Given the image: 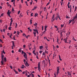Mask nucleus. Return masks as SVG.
I'll return each instance as SVG.
<instances>
[{
	"label": "nucleus",
	"instance_id": "obj_7",
	"mask_svg": "<svg viewBox=\"0 0 77 77\" xmlns=\"http://www.w3.org/2000/svg\"><path fill=\"white\" fill-rule=\"evenodd\" d=\"M11 42H12V46H13L14 47H15V43L13 41H12Z\"/></svg>",
	"mask_w": 77,
	"mask_h": 77
},
{
	"label": "nucleus",
	"instance_id": "obj_26",
	"mask_svg": "<svg viewBox=\"0 0 77 77\" xmlns=\"http://www.w3.org/2000/svg\"><path fill=\"white\" fill-rule=\"evenodd\" d=\"M4 60L5 62H6V57H4Z\"/></svg>",
	"mask_w": 77,
	"mask_h": 77
},
{
	"label": "nucleus",
	"instance_id": "obj_6",
	"mask_svg": "<svg viewBox=\"0 0 77 77\" xmlns=\"http://www.w3.org/2000/svg\"><path fill=\"white\" fill-rule=\"evenodd\" d=\"M25 64L26 66H29V63H27V61H26V63H25Z\"/></svg>",
	"mask_w": 77,
	"mask_h": 77
},
{
	"label": "nucleus",
	"instance_id": "obj_20",
	"mask_svg": "<svg viewBox=\"0 0 77 77\" xmlns=\"http://www.w3.org/2000/svg\"><path fill=\"white\" fill-rule=\"evenodd\" d=\"M37 24H38L37 23H35L34 24V26H37Z\"/></svg>",
	"mask_w": 77,
	"mask_h": 77
},
{
	"label": "nucleus",
	"instance_id": "obj_57",
	"mask_svg": "<svg viewBox=\"0 0 77 77\" xmlns=\"http://www.w3.org/2000/svg\"><path fill=\"white\" fill-rule=\"evenodd\" d=\"M44 27L43 26H42V30H44Z\"/></svg>",
	"mask_w": 77,
	"mask_h": 77
},
{
	"label": "nucleus",
	"instance_id": "obj_64",
	"mask_svg": "<svg viewBox=\"0 0 77 77\" xmlns=\"http://www.w3.org/2000/svg\"><path fill=\"white\" fill-rule=\"evenodd\" d=\"M26 60H24V63H26Z\"/></svg>",
	"mask_w": 77,
	"mask_h": 77
},
{
	"label": "nucleus",
	"instance_id": "obj_47",
	"mask_svg": "<svg viewBox=\"0 0 77 77\" xmlns=\"http://www.w3.org/2000/svg\"><path fill=\"white\" fill-rule=\"evenodd\" d=\"M12 23H10V27H11V26L12 25Z\"/></svg>",
	"mask_w": 77,
	"mask_h": 77
},
{
	"label": "nucleus",
	"instance_id": "obj_60",
	"mask_svg": "<svg viewBox=\"0 0 77 77\" xmlns=\"http://www.w3.org/2000/svg\"><path fill=\"white\" fill-rule=\"evenodd\" d=\"M0 47H2V45L1 44H0Z\"/></svg>",
	"mask_w": 77,
	"mask_h": 77
},
{
	"label": "nucleus",
	"instance_id": "obj_44",
	"mask_svg": "<svg viewBox=\"0 0 77 77\" xmlns=\"http://www.w3.org/2000/svg\"><path fill=\"white\" fill-rule=\"evenodd\" d=\"M69 24H71V21L70 20H69Z\"/></svg>",
	"mask_w": 77,
	"mask_h": 77
},
{
	"label": "nucleus",
	"instance_id": "obj_37",
	"mask_svg": "<svg viewBox=\"0 0 77 77\" xmlns=\"http://www.w3.org/2000/svg\"><path fill=\"white\" fill-rule=\"evenodd\" d=\"M75 11H76V9H77V7L76 6L75 7Z\"/></svg>",
	"mask_w": 77,
	"mask_h": 77
},
{
	"label": "nucleus",
	"instance_id": "obj_43",
	"mask_svg": "<svg viewBox=\"0 0 77 77\" xmlns=\"http://www.w3.org/2000/svg\"><path fill=\"white\" fill-rule=\"evenodd\" d=\"M54 27H55V28H56L57 29V26H56V25H55Z\"/></svg>",
	"mask_w": 77,
	"mask_h": 77
},
{
	"label": "nucleus",
	"instance_id": "obj_46",
	"mask_svg": "<svg viewBox=\"0 0 77 77\" xmlns=\"http://www.w3.org/2000/svg\"><path fill=\"white\" fill-rule=\"evenodd\" d=\"M33 13H32L31 14V16H33Z\"/></svg>",
	"mask_w": 77,
	"mask_h": 77
},
{
	"label": "nucleus",
	"instance_id": "obj_25",
	"mask_svg": "<svg viewBox=\"0 0 77 77\" xmlns=\"http://www.w3.org/2000/svg\"><path fill=\"white\" fill-rule=\"evenodd\" d=\"M12 36V34L11 33V35L10 36V38H11V39H12V38L11 37V36Z\"/></svg>",
	"mask_w": 77,
	"mask_h": 77
},
{
	"label": "nucleus",
	"instance_id": "obj_8",
	"mask_svg": "<svg viewBox=\"0 0 77 77\" xmlns=\"http://www.w3.org/2000/svg\"><path fill=\"white\" fill-rule=\"evenodd\" d=\"M65 31H63L62 32H61L60 34V38H61V37H62L63 36V34H62V33H63V32H64Z\"/></svg>",
	"mask_w": 77,
	"mask_h": 77
},
{
	"label": "nucleus",
	"instance_id": "obj_3",
	"mask_svg": "<svg viewBox=\"0 0 77 77\" xmlns=\"http://www.w3.org/2000/svg\"><path fill=\"white\" fill-rule=\"evenodd\" d=\"M41 65H40V63H38V70L40 72H41Z\"/></svg>",
	"mask_w": 77,
	"mask_h": 77
},
{
	"label": "nucleus",
	"instance_id": "obj_55",
	"mask_svg": "<svg viewBox=\"0 0 77 77\" xmlns=\"http://www.w3.org/2000/svg\"><path fill=\"white\" fill-rule=\"evenodd\" d=\"M42 55L44 56V55H45V52H43L42 54Z\"/></svg>",
	"mask_w": 77,
	"mask_h": 77
},
{
	"label": "nucleus",
	"instance_id": "obj_10",
	"mask_svg": "<svg viewBox=\"0 0 77 77\" xmlns=\"http://www.w3.org/2000/svg\"><path fill=\"white\" fill-rule=\"evenodd\" d=\"M37 8V6H36V7H35L34 8H33V9H32V11H34V10H35Z\"/></svg>",
	"mask_w": 77,
	"mask_h": 77
},
{
	"label": "nucleus",
	"instance_id": "obj_32",
	"mask_svg": "<svg viewBox=\"0 0 77 77\" xmlns=\"http://www.w3.org/2000/svg\"><path fill=\"white\" fill-rule=\"evenodd\" d=\"M54 18V14L53 15V17L52 18V20H53V18Z\"/></svg>",
	"mask_w": 77,
	"mask_h": 77
},
{
	"label": "nucleus",
	"instance_id": "obj_40",
	"mask_svg": "<svg viewBox=\"0 0 77 77\" xmlns=\"http://www.w3.org/2000/svg\"><path fill=\"white\" fill-rule=\"evenodd\" d=\"M49 4H50V2H49L48 3H47L46 6H47V5H48Z\"/></svg>",
	"mask_w": 77,
	"mask_h": 77
},
{
	"label": "nucleus",
	"instance_id": "obj_4",
	"mask_svg": "<svg viewBox=\"0 0 77 77\" xmlns=\"http://www.w3.org/2000/svg\"><path fill=\"white\" fill-rule=\"evenodd\" d=\"M33 30L34 32H33V33L34 35V36H36V30H37L34 29H33Z\"/></svg>",
	"mask_w": 77,
	"mask_h": 77
},
{
	"label": "nucleus",
	"instance_id": "obj_51",
	"mask_svg": "<svg viewBox=\"0 0 77 77\" xmlns=\"http://www.w3.org/2000/svg\"><path fill=\"white\" fill-rule=\"evenodd\" d=\"M3 14H1V15L0 16V17H2V16H3Z\"/></svg>",
	"mask_w": 77,
	"mask_h": 77
},
{
	"label": "nucleus",
	"instance_id": "obj_22",
	"mask_svg": "<svg viewBox=\"0 0 77 77\" xmlns=\"http://www.w3.org/2000/svg\"><path fill=\"white\" fill-rule=\"evenodd\" d=\"M18 70L20 72H22V70H21L20 69H18Z\"/></svg>",
	"mask_w": 77,
	"mask_h": 77
},
{
	"label": "nucleus",
	"instance_id": "obj_14",
	"mask_svg": "<svg viewBox=\"0 0 77 77\" xmlns=\"http://www.w3.org/2000/svg\"><path fill=\"white\" fill-rule=\"evenodd\" d=\"M43 48V46H40V50H42V49Z\"/></svg>",
	"mask_w": 77,
	"mask_h": 77
},
{
	"label": "nucleus",
	"instance_id": "obj_15",
	"mask_svg": "<svg viewBox=\"0 0 77 77\" xmlns=\"http://www.w3.org/2000/svg\"><path fill=\"white\" fill-rule=\"evenodd\" d=\"M46 47H45V48H46V50H48V49H47V48H48V46H47V44H46Z\"/></svg>",
	"mask_w": 77,
	"mask_h": 77
},
{
	"label": "nucleus",
	"instance_id": "obj_29",
	"mask_svg": "<svg viewBox=\"0 0 77 77\" xmlns=\"http://www.w3.org/2000/svg\"><path fill=\"white\" fill-rule=\"evenodd\" d=\"M21 51H22V50L21 49H20L19 50V52L20 53L21 52Z\"/></svg>",
	"mask_w": 77,
	"mask_h": 77
},
{
	"label": "nucleus",
	"instance_id": "obj_62",
	"mask_svg": "<svg viewBox=\"0 0 77 77\" xmlns=\"http://www.w3.org/2000/svg\"><path fill=\"white\" fill-rule=\"evenodd\" d=\"M61 26L62 27H63V25L61 24Z\"/></svg>",
	"mask_w": 77,
	"mask_h": 77
},
{
	"label": "nucleus",
	"instance_id": "obj_41",
	"mask_svg": "<svg viewBox=\"0 0 77 77\" xmlns=\"http://www.w3.org/2000/svg\"><path fill=\"white\" fill-rule=\"evenodd\" d=\"M2 53H3L4 54H5V52L4 51V50H3Z\"/></svg>",
	"mask_w": 77,
	"mask_h": 77
},
{
	"label": "nucleus",
	"instance_id": "obj_33",
	"mask_svg": "<svg viewBox=\"0 0 77 77\" xmlns=\"http://www.w3.org/2000/svg\"><path fill=\"white\" fill-rule=\"evenodd\" d=\"M32 20H30V24H32Z\"/></svg>",
	"mask_w": 77,
	"mask_h": 77
},
{
	"label": "nucleus",
	"instance_id": "obj_17",
	"mask_svg": "<svg viewBox=\"0 0 77 77\" xmlns=\"http://www.w3.org/2000/svg\"><path fill=\"white\" fill-rule=\"evenodd\" d=\"M14 72H15L16 74H18V72L16 71V70H15V69H14Z\"/></svg>",
	"mask_w": 77,
	"mask_h": 77
},
{
	"label": "nucleus",
	"instance_id": "obj_48",
	"mask_svg": "<svg viewBox=\"0 0 77 77\" xmlns=\"http://www.w3.org/2000/svg\"><path fill=\"white\" fill-rule=\"evenodd\" d=\"M27 75H28V74H27V72H26V76H27Z\"/></svg>",
	"mask_w": 77,
	"mask_h": 77
},
{
	"label": "nucleus",
	"instance_id": "obj_39",
	"mask_svg": "<svg viewBox=\"0 0 77 77\" xmlns=\"http://www.w3.org/2000/svg\"><path fill=\"white\" fill-rule=\"evenodd\" d=\"M25 73H26V72H25V71L23 72V74H25Z\"/></svg>",
	"mask_w": 77,
	"mask_h": 77
},
{
	"label": "nucleus",
	"instance_id": "obj_18",
	"mask_svg": "<svg viewBox=\"0 0 77 77\" xmlns=\"http://www.w3.org/2000/svg\"><path fill=\"white\" fill-rule=\"evenodd\" d=\"M59 60H60L61 61H62V59L60 58V55H59Z\"/></svg>",
	"mask_w": 77,
	"mask_h": 77
},
{
	"label": "nucleus",
	"instance_id": "obj_12",
	"mask_svg": "<svg viewBox=\"0 0 77 77\" xmlns=\"http://www.w3.org/2000/svg\"><path fill=\"white\" fill-rule=\"evenodd\" d=\"M11 12H7V14L9 16H10V14H11Z\"/></svg>",
	"mask_w": 77,
	"mask_h": 77
},
{
	"label": "nucleus",
	"instance_id": "obj_59",
	"mask_svg": "<svg viewBox=\"0 0 77 77\" xmlns=\"http://www.w3.org/2000/svg\"><path fill=\"white\" fill-rule=\"evenodd\" d=\"M44 31L43 32H42V33H43V34H44V33H45V31Z\"/></svg>",
	"mask_w": 77,
	"mask_h": 77
},
{
	"label": "nucleus",
	"instance_id": "obj_36",
	"mask_svg": "<svg viewBox=\"0 0 77 77\" xmlns=\"http://www.w3.org/2000/svg\"><path fill=\"white\" fill-rule=\"evenodd\" d=\"M32 2H33V1H32L31 2H30V5H32Z\"/></svg>",
	"mask_w": 77,
	"mask_h": 77
},
{
	"label": "nucleus",
	"instance_id": "obj_56",
	"mask_svg": "<svg viewBox=\"0 0 77 77\" xmlns=\"http://www.w3.org/2000/svg\"><path fill=\"white\" fill-rule=\"evenodd\" d=\"M23 47L24 48H25V47H26V45H23Z\"/></svg>",
	"mask_w": 77,
	"mask_h": 77
},
{
	"label": "nucleus",
	"instance_id": "obj_19",
	"mask_svg": "<svg viewBox=\"0 0 77 77\" xmlns=\"http://www.w3.org/2000/svg\"><path fill=\"white\" fill-rule=\"evenodd\" d=\"M32 75V77H34V75L32 73H31L30 74V75Z\"/></svg>",
	"mask_w": 77,
	"mask_h": 77
},
{
	"label": "nucleus",
	"instance_id": "obj_30",
	"mask_svg": "<svg viewBox=\"0 0 77 77\" xmlns=\"http://www.w3.org/2000/svg\"><path fill=\"white\" fill-rule=\"evenodd\" d=\"M12 27H9L8 28V29L9 30H11V28Z\"/></svg>",
	"mask_w": 77,
	"mask_h": 77
},
{
	"label": "nucleus",
	"instance_id": "obj_45",
	"mask_svg": "<svg viewBox=\"0 0 77 77\" xmlns=\"http://www.w3.org/2000/svg\"><path fill=\"white\" fill-rule=\"evenodd\" d=\"M36 33H37V34H38L39 33H38V30H37L36 31Z\"/></svg>",
	"mask_w": 77,
	"mask_h": 77
},
{
	"label": "nucleus",
	"instance_id": "obj_34",
	"mask_svg": "<svg viewBox=\"0 0 77 77\" xmlns=\"http://www.w3.org/2000/svg\"><path fill=\"white\" fill-rule=\"evenodd\" d=\"M52 20H52H51L52 22H53L55 20V19L54 18L53 19V20Z\"/></svg>",
	"mask_w": 77,
	"mask_h": 77
},
{
	"label": "nucleus",
	"instance_id": "obj_31",
	"mask_svg": "<svg viewBox=\"0 0 77 77\" xmlns=\"http://www.w3.org/2000/svg\"><path fill=\"white\" fill-rule=\"evenodd\" d=\"M17 23H16V26H15L16 28H17Z\"/></svg>",
	"mask_w": 77,
	"mask_h": 77
},
{
	"label": "nucleus",
	"instance_id": "obj_11",
	"mask_svg": "<svg viewBox=\"0 0 77 77\" xmlns=\"http://www.w3.org/2000/svg\"><path fill=\"white\" fill-rule=\"evenodd\" d=\"M57 17H58V18H59V20H61V19L60 18V16H59V14H57Z\"/></svg>",
	"mask_w": 77,
	"mask_h": 77
},
{
	"label": "nucleus",
	"instance_id": "obj_23",
	"mask_svg": "<svg viewBox=\"0 0 77 77\" xmlns=\"http://www.w3.org/2000/svg\"><path fill=\"white\" fill-rule=\"evenodd\" d=\"M23 36H24V37L25 36V37H26V35L25 34H24H24H23Z\"/></svg>",
	"mask_w": 77,
	"mask_h": 77
},
{
	"label": "nucleus",
	"instance_id": "obj_61",
	"mask_svg": "<svg viewBox=\"0 0 77 77\" xmlns=\"http://www.w3.org/2000/svg\"><path fill=\"white\" fill-rule=\"evenodd\" d=\"M10 68H11V69H12V66H10Z\"/></svg>",
	"mask_w": 77,
	"mask_h": 77
},
{
	"label": "nucleus",
	"instance_id": "obj_16",
	"mask_svg": "<svg viewBox=\"0 0 77 77\" xmlns=\"http://www.w3.org/2000/svg\"><path fill=\"white\" fill-rule=\"evenodd\" d=\"M20 68L22 69H23V68H24V65H22V66H21Z\"/></svg>",
	"mask_w": 77,
	"mask_h": 77
},
{
	"label": "nucleus",
	"instance_id": "obj_50",
	"mask_svg": "<svg viewBox=\"0 0 77 77\" xmlns=\"http://www.w3.org/2000/svg\"><path fill=\"white\" fill-rule=\"evenodd\" d=\"M39 53H42V51H39Z\"/></svg>",
	"mask_w": 77,
	"mask_h": 77
},
{
	"label": "nucleus",
	"instance_id": "obj_58",
	"mask_svg": "<svg viewBox=\"0 0 77 77\" xmlns=\"http://www.w3.org/2000/svg\"><path fill=\"white\" fill-rule=\"evenodd\" d=\"M13 39H14V40H16V39L15 38V36H14L13 37Z\"/></svg>",
	"mask_w": 77,
	"mask_h": 77
},
{
	"label": "nucleus",
	"instance_id": "obj_49",
	"mask_svg": "<svg viewBox=\"0 0 77 77\" xmlns=\"http://www.w3.org/2000/svg\"><path fill=\"white\" fill-rule=\"evenodd\" d=\"M7 27H8V26H7V25H6L5 28L6 29H7Z\"/></svg>",
	"mask_w": 77,
	"mask_h": 77
},
{
	"label": "nucleus",
	"instance_id": "obj_42",
	"mask_svg": "<svg viewBox=\"0 0 77 77\" xmlns=\"http://www.w3.org/2000/svg\"><path fill=\"white\" fill-rule=\"evenodd\" d=\"M19 33H20V32H18V31H17V35H19Z\"/></svg>",
	"mask_w": 77,
	"mask_h": 77
},
{
	"label": "nucleus",
	"instance_id": "obj_28",
	"mask_svg": "<svg viewBox=\"0 0 77 77\" xmlns=\"http://www.w3.org/2000/svg\"><path fill=\"white\" fill-rule=\"evenodd\" d=\"M75 19H74H74H72L71 20H70V21H71V22H73V21H74V20Z\"/></svg>",
	"mask_w": 77,
	"mask_h": 77
},
{
	"label": "nucleus",
	"instance_id": "obj_35",
	"mask_svg": "<svg viewBox=\"0 0 77 77\" xmlns=\"http://www.w3.org/2000/svg\"><path fill=\"white\" fill-rule=\"evenodd\" d=\"M15 2V0H12L11 1V3H13V2Z\"/></svg>",
	"mask_w": 77,
	"mask_h": 77
},
{
	"label": "nucleus",
	"instance_id": "obj_38",
	"mask_svg": "<svg viewBox=\"0 0 77 77\" xmlns=\"http://www.w3.org/2000/svg\"><path fill=\"white\" fill-rule=\"evenodd\" d=\"M22 14L21 13L20 14V17H23V15H21Z\"/></svg>",
	"mask_w": 77,
	"mask_h": 77
},
{
	"label": "nucleus",
	"instance_id": "obj_52",
	"mask_svg": "<svg viewBox=\"0 0 77 77\" xmlns=\"http://www.w3.org/2000/svg\"><path fill=\"white\" fill-rule=\"evenodd\" d=\"M2 21H3V20H0V23H2Z\"/></svg>",
	"mask_w": 77,
	"mask_h": 77
},
{
	"label": "nucleus",
	"instance_id": "obj_2",
	"mask_svg": "<svg viewBox=\"0 0 77 77\" xmlns=\"http://www.w3.org/2000/svg\"><path fill=\"white\" fill-rule=\"evenodd\" d=\"M24 54V56L25 57V59H27V54H26V53L24 52V51H22L21 54Z\"/></svg>",
	"mask_w": 77,
	"mask_h": 77
},
{
	"label": "nucleus",
	"instance_id": "obj_21",
	"mask_svg": "<svg viewBox=\"0 0 77 77\" xmlns=\"http://www.w3.org/2000/svg\"><path fill=\"white\" fill-rule=\"evenodd\" d=\"M38 17V14L37 13H36L35 14V17H36V16Z\"/></svg>",
	"mask_w": 77,
	"mask_h": 77
},
{
	"label": "nucleus",
	"instance_id": "obj_1",
	"mask_svg": "<svg viewBox=\"0 0 77 77\" xmlns=\"http://www.w3.org/2000/svg\"><path fill=\"white\" fill-rule=\"evenodd\" d=\"M2 60L1 61V63L2 65H4V63H3V61L4 60V55H3V53H2Z\"/></svg>",
	"mask_w": 77,
	"mask_h": 77
},
{
	"label": "nucleus",
	"instance_id": "obj_27",
	"mask_svg": "<svg viewBox=\"0 0 77 77\" xmlns=\"http://www.w3.org/2000/svg\"><path fill=\"white\" fill-rule=\"evenodd\" d=\"M25 3H26V4L27 5V6H28L29 5H28V4H27V2H26H26Z\"/></svg>",
	"mask_w": 77,
	"mask_h": 77
},
{
	"label": "nucleus",
	"instance_id": "obj_53",
	"mask_svg": "<svg viewBox=\"0 0 77 77\" xmlns=\"http://www.w3.org/2000/svg\"><path fill=\"white\" fill-rule=\"evenodd\" d=\"M7 35H8V36H10V35L9 34V33H7Z\"/></svg>",
	"mask_w": 77,
	"mask_h": 77
},
{
	"label": "nucleus",
	"instance_id": "obj_54",
	"mask_svg": "<svg viewBox=\"0 0 77 77\" xmlns=\"http://www.w3.org/2000/svg\"><path fill=\"white\" fill-rule=\"evenodd\" d=\"M20 11H18V14H20Z\"/></svg>",
	"mask_w": 77,
	"mask_h": 77
},
{
	"label": "nucleus",
	"instance_id": "obj_5",
	"mask_svg": "<svg viewBox=\"0 0 77 77\" xmlns=\"http://www.w3.org/2000/svg\"><path fill=\"white\" fill-rule=\"evenodd\" d=\"M59 67H58L57 69V75H58V74H59Z\"/></svg>",
	"mask_w": 77,
	"mask_h": 77
},
{
	"label": "nucleus",
	"instance_id": "obj_24",
	"mask_svg": "<svg viewBox=\"0 0 77 77\" xmlns=\"http://www.w3.org/2000/svg\"><path fill=\"white\" fill-rule=\"evenodd\" d=\"M7 4L8 5V6L9 7L10 6V5H9V2H7Z\"/></svg>",
	"mask_w": 77,
	"mask_h": 77
},
{
	"label": "nucleus",
	"instance_id": "obj_9",
	"mask_svg": "<svg viewBox=\"0 0 77 77\" xmlns=\"http://www.w3.org/2000/svg\"><path fill=\"white\" fill-rule=\"evenodd\" d=\"M58 18V17H57V13L56 14V17H55V20H57Z\"/></svg>",
	"mask_w": 77,
	"mask_h": 77
},
{
	"label": "nucleus",
	"instance_id": "obj_13",
	"mask_svg": "<svg viewBox=\"0 0 77 77\" xmlns=\"http://www.w3.org/2000/svg\"><path fill=\"white\" fill-rule=\"evenodd\" d=\"M47 27H48V26H45V30L46 31V29H47Z\"/></svg>",
	"mask_w": 77,
	"mask_h": 77
},
{
	"label": "nucleus",
	"instance_id": "obj_63",
	"mask_svg": "<svg viewBox=\"0 0 77 77\" xmlns=\"http://www.w3.org/2000/svg\"><path fill=\"white\" fill-rule=\"evenodd\" d=\"M3 5V3L2 2L1 3V5H2V6Z\"/></svg>",
	"mask_w": 77,
	"mask_h": 77
}]
</instances>
